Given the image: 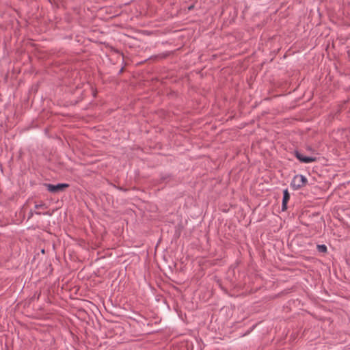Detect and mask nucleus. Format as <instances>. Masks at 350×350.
<instances>
[{
  "label": "nucleus",
  "mask_w": 350,
  "mask_h": 350,
  "mask_svg": "<svg viewBox=\"0 0 350 350\" xmlns=\"http://www.w3.org/2000/svg\"><path fill=\"white\" fill-rule=\"evenodd\" d=\"M296 157L301 162L303 163H311V162H313L315 161V159L313 158V157H306V156H304L301 153H299V152H297L296 153Z\"/></svg>",
  "instance_id": "obj_3"
},
{
  "label": "nucleus",
  "mask_w": 350,
  "mask_h": 350,
  "mask_svg": "<svg viewBox=\"0 0 350 350\" xmlns=\"http://www.w3.org/2000/svg\"><path fill=\"white\" fill-rule=\"evenodd\" d=\"M290 199V194L287 189L284 191V196L282 200V211H286L287 209V203Z\"/></svg>",
  "instance_id": "obj_4"
},
{
  "label": "nucleus",
  "mask_w": 350,
  "mask_h": 350,
  "mask_svg": "<svg viewBox=\"0 0 350 350\" xmlns=\"http://www.w3.org/2000/svg\"><path fill=\"white\" fill-rule=\"evenodd\" d=\"M308 180L307 178L301 174H298L295 176L293 178L292 182H291V186L295 189H298L304 186H305L307 183Z\"/></svg>",
  "instance_id": "obj_1"
},
{
  "label": "nucleus",
  "mask_w": 350,
  "mask_h": 350,
  "mask_svg": "<svg viewBox=\"0 0 350 350\" xmlns=\"http://www.w3.org/2000/svg\"><path fill=\"white\" fill-rule=\"evenodd\" d=\"M35 206H36V208H42L44 206V204H36Z\"/></svg>",
  "instance_id": "obj_6"
},
{
  "label": "nucleus",
  "mask_w": 350,
  "mask_h": 350,
  "mask_svg": "<svg viewBox=\"0 0 350 350\" xmlns=\"http://www.w3.org/2000/svg\"><path fill=\"white\" fill-rule=\"evenodd\" d=\"M317 248L321 252H325L327 251V247L325 245H319Z\"/></svg>",
  "instance_id": "obj_5"
},
{
  "label": "nucleus",
  "mask_w": 350,
  "mask_h": 350,
  "mask_svg": "<svg viewBox=\"0 0 350 350\" xmlns=\"http://www.w3.org/2000/svg\"><path fill=\"white\" fill-rule=\"evenodd\" d=\"M46 187H47V189L50 191V192H52V193H57V192H59L61 191H63L64 189H65L66 188H67L68 187V185L67 184H64V183H62V184H57L56 185H51V184H48L46 185Z\"/></svg>",
  "instance_id": "obj_2"
}]
</instances>
